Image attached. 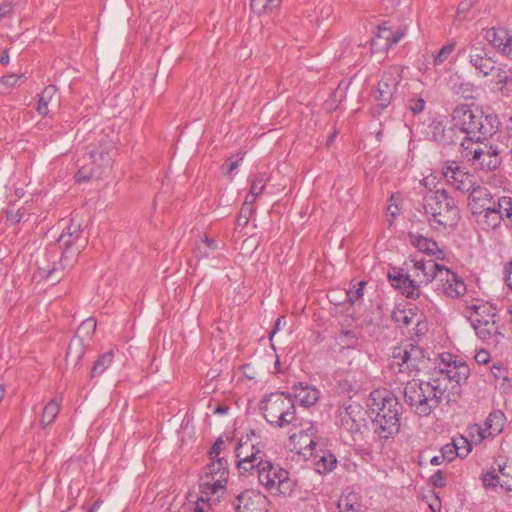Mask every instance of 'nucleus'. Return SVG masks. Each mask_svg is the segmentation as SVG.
Returning a JSON list of instances; mask_svg holds the SVG:
<instances>
[{
    "label": "nucleus",
    "mask_w": 512,
    "mask_h": 512,
    "mask_svg": "<svg viewBox=\"0 0 512 512\" xmlns=\"http://www.w3.org/2000/svg\"><path fill=\"white\" fill-rule=\"evenodd\" d=\"M442 372H445L449 380L461 384L469 376V367L465 363L454 361L452 364H448L447 368L442 370Z\"/></svg>",
    "instance_id": "nucleus-31"
},
{
    "label": "nucleus",
    "mask_w": 512,
    "mask_h": 512,
    "mask_svg": "<svg viewBox=\"0 0 512 512\" xmlns=\"http://www.w3.org/2000/svg\"><path fill=\"white\" fill-rule=\"evenodd\" d=\"M201 240H202V245H204V248L208 249L210 252L217 249V243L215 240L210 239L206 236L204 238H202Z\"/></svg>",
    "instance_id": "nucleus-61"
},
{
    "label": "nucleus",
    "mask_w": 512,
    "mask_h": 512,
    "mask_svg": "<svg viewBox=\"0 0 512 512\" xmlns=\"http://www.w3.org/2000/svg\"><path fill=\"white\" fill-rule=\"evenodd\" d=\"M235 455L241 473L253 471L259 463L258 460L265 458V453L251 441L249 435L239 440L235 447Z\"/></svg>",
    "instance_id": "nucleus-13"
},
{
    "label": "nucleus",
    "mask_w": 512,
    "mask_h": 512,
    "mask_svg": "<svg viewBox=\"0 0 512 512\" xmlns=\"http://www.w3.org/2000/svg\"><path fill=\"white\" fill-rule=\"evenodd\" d=\"M505 415L501 411L491 412L484 422V426L474 425L471 428V433H477L479 436V441L484 440L485 438L495 437L499 435L504 428L505 425Z\"/></svg>",
    "instance_id": "nucleus-19"
},
{
    "label": "nucleus",
    "mask_w": 512,
    "mask_h": 512,
    "mask_svg": "<svg viewBox=\"0 0 512 512\" xmlns=\"http://www.w3.org/2000/svg\"><path fill=\"white\" fill-rule=\"evenodd\" d=\"M282 0H251V10L257 15L270 14L278 10Z\"/></svg>",
    "instance_id": "nucleus-33"
},
{
    "label": "nucleus",
    "mask_w": 512,
    "mask_h": 512,
    "mask_svg": "<svg viewBox=\"0 0 512 512\" xmlns=\"http://www.w3.org/2000/svg\"><path fill=\"white\" fill-rule=\"evenodd\" d=\"M337 464L336 457L331 453H324L319 456V459L315 462V470L319 474H325L331 472Z\"/></svg>",
    "instance_id": "nucleus-39"
},
{
    "label": "nucleus",
    "mask_w": 512,
    "mask_h": 512,
    "mask_svg": "<svg viewBox=\"0 0 512 512\" xmlns=\"http://www.w3.org/2000/svg\"><path fill=\"white\" fill-rule=\"evenodd\" d=\"M401 70L399 67H390L378 82L375 99L381 109L386 108L393 98L397 86L401 82Z\"/></svg>",
    "instance_id": "nucleus-15"
},
{
    "label": "nucleus",
    "mask_w": 512,
    "mask_h": 512,
    "mask_svg": "<svg viewBox=\"0 0 512 512\" xmlns=\"http://www.w3.org/2000/svg\"><path fill=\"white\" fill-rule=\"evenodd\" d=\"M12 12L11 3H2L0 4V20L4 17L8 16Z\"/></svg>",
    "instance_id": "nucleus-62"
},
{
    "label": "nucleus",
    "mask_w": 512,
    "mask_h": 512,
    "mask_svg": "<svg viewBox=\"0 0 512 512\" xmlns=\"http://www.w3.org/2000/svg\"><path fill=\"white\" fill-rule=\"evenodd\" d=\"M445 392L438 380L424 382L412 380L404 387L405 403L419 416L429 415L435 409Z\"/></svg>",
    "instance_id": "nucleus-5"
},
{
    "label": "nucleus",
    "mask_w": 512,
    "mask_h": 512,
    "mask_svg": "<svg viewBox=\"0 0 512 512\" xmlns=\"http://www.w3.org/2000/svg\"><path fill=\"white\" fill-rule=\"evenodd\" d=\"M97 167L94 165V167L91 169V171H88L84 167L79 169L78 172L75 174V178L77 182H83L88 181L89 179L93 177L99 178L102 174H96Z\"/></svg>",
    "instance_id": "nucleus-48"
},
{
    "label": "nucleus",
    "mask_w": 512,
    "mask_h": 512,
    "mask_svg": "<svg viewBox=\"0 0 512 512\" xmlns=\"http://www.w3.org/2000/svg\"><path fill=\"white\" fill-rule=\"evenodd\" d=\"M87 243L88 238L83 234L80 224L71 220L58 238V245L62 249L60 262L58 264L54 263L51 268L40 267L37 271V277L49 280L52 284L58 283L62 278L63 262L80 254Z\"/></svg>",
    "instance_id": "nucleus-3"
},
{
    "label": "nucleus",
    "mask_w": 512,
    "mask_h": 512,
    "mask_svg": "<svg viewBox=\"0 0 512 512\" xmlns=\"http://www.w3.org/2000/svg\"><path fill=\"white\" fill-rule=\"evenodd\" d=\"M406 272L398 271L396 274L389 273L388 278L391 285L400 289L408 297L415 299L420 296V286L427 285L432 281H438V274L445 266L429 259H409L404 263Z\"/></svg>",
    "instance_id": "nucleus-1"
},
{
    "label": "nucleus",
    "mask_w": 512,
    "mask_h": 512,
    "mask_svg": "<svg viewBox=\"0 0 512 512\" xmlns=\"http://www.w3.org/2000/svg\"><path fill=\"white\" fill-rule=\"evenodd\" d=\"M294 391L295 397L299 400L301 405L305 407H309L315 404L318 400V390L304 386L302 383H299V385L295 386Z\"/></svg>",
    "instance_id": "nucleus-32"
},
{
    "label": "nucleus",
    "mask_w": 512,
    "mask_h": 512,
    "mask_svg": "<svg viewBox=\"0 0 512 512\" xmlns=\"http://www.w3.org/2000/svg\"><path fill=\"white\" fill-rule=\"evenodd\" d=\"M22 77V75H16V74H11V75H6V76H3L0 81L2 84H4L5 86H8V87H14L17 83V81Z\"/></svg>",
    "instance_id": "nucleus-57"
},
{
    "label": "nucleus",
    "mask_w": 512,
    "mask_h": 512,
    "mask_svg": "<svg viewBox=\"0 0 512 512\" xmlns=\"http://www.w3.org/2000/svg\"><path fill=\"white\" fill-rule=\"evenodd\" d=\"M229 479L228 462L217 458L207 464L200 475V492L206 495H223Z\"/></svg>",
    "instance_id": "nucleus-10"
},
{
    "label": "nucleus",
    "mask_w": 512,
    "mask_h": 512,
    "mask_svg": "<svg viewBox=\"0 0 512 512\" xmlns=\"http://www.w3.org/2000/svg\"><path fill=\"white\" fill-rule=\"evenodd\" d=\"M22 216H23V213L18 210L17 212L13 213V212H10L7 217L8 219H10L11 221L13 222H20L21 219H22Z\"/></svg>",
    "instance_id": "nucleus-64"
},
{
    "label": "nucleus",
    "mask_w": 512,
    "mask_h": 512,
    "mask_svg": "<svg viewBox=\"0 0 512 512\" xmlns=\"http://www.w3.org/2000/svg\"><path fill=\"white\" fill-rule=\"evenodd\" d=\"M320 438H312L306 435H298L297 432H293L289 436V441L293 445L294 449H297L299 453L305 454L306 451L313 452L316 449V445Z\"/></svg>",
    "instance_id": "nucleus-30"
},
{
    "label": "nucleus",
    "mask_w": 512,
    "mask_h": 512,
    "mask_svg": "<svg viewBox=\"0 0 512 512\" xmlns=\"http://www.w3.org/2000/svg\"><path fill=\"white\" fill-rule=\"evenodd\" d=\"M61 401L58 398H53L44 407L40 423L43 428L50 425L57 417L60 411Z\"/></svg>",
    "instance_id": "nucleus-34"
},
{
    "label": "nucleus",
    "mask_w": 512,
    "mask_h": 512,
    "mask_svg": "<svg viewBox=\"0 0 512 512\" xmlns=\"http://www.w3.org/2000/svg\"><path fill=\"white\" fill-rule=\"evenodd\" d=\"M362 407L359 404H350L341 414V425L349 432H359L362 427Z\"/></svg>",
    "instance_id": "nucleus-25"
},
{
    "label": "nucleus",
    "mask_w": 512,
    "mask_h": 512,
    "mask_svg": "<svg viewBox=\"0 0 512 512\" xmlns=\"http://www.w3.org/2000/svg\"><path fill=\"white\" fill-rule=\"evenodd\" d=\"M414 316L415 315L411 309H398L392 313V319L396 323L402 324L404 326L410 325L413 322Z\"/></svg>",
    "instance_id": "nucleus-44"
},
{
    "label": "nucleus",
    "mask_w": 512,
    "mask_h": 512,
    "mask_svg": "<svg viewBox=\"0 0 512 512\" xmlns=\"http://www.w3.org/2000/svg\"><path fill=\"white\" fill-rule=\"evenodd\" d=\"M220 495H206L201 493L200 498L195 502L193 507V512H208L206 506L210 508L212 504H216L219 502Z\"/></svg>",
    "instance_id": "nucleus-42"
},
{
    "label": "nucleus",
    "mask_w": 512,
    "mask_h": 512,
    "mask_svg": "<svg viewBox=\"0 0 512 512\" xmlns=\"http://www.w3.org/2000/svg\"><path fill=\"white\" fill-rule=\"evenodd\" d=\"M452 120L460 130L466 144L493 137L497 131L496 118L485 115L478 108L468 105L457 106L452 113Z\"/></svg>",
    "instance_id": "nucleus-2"
},
{
    "label": "nucleus",
    "mask_w": 512,
    "mask_h": 512,
    "mask_svg": "<svg viewBox=\"0 0 512 512\" xmlns=\"http://www.w3.org/2000/svg\"><path fill=\"white\" fill-rule=\"evenodd\" d=\"M57 94V88L54 85H48L43 89L39 96L37 111L40 115H48V105L52 102L53 98Z\"/></svg>",
    "instance_id": "nucleus-35"
},
{
    "label": "nucleus",
    "mask_w": 512,
    "mask_h": 512,
    "mask_svg": "<svg viewBox=\"0 0 512 512\" xmlns=\"http://www.w3.org/2000/svg\"><path fill=\"white\" fill-rule=\"evenodd\" d=\"M430 483L437 488H442L445 486V476L441 470L435 472L429 479Z\"/></svg>",
    "instance_id": "nucleus-55"
},
{
    "label": "nucleus",
    "mask_w": 512,
    "mask_h": 512,
    "mask_svg": "<svg viewBox=\"0 0 512 512\" xmlns=\"http://www.w3.org/2000/svg\"><path fill=\"white\" fill-rule=\"evenodd\" d=\"M503 272L505 283L512 290V259L504 265Z\"/></svg>",
    "instance_id": "nucleus-56"
},
{
    "label": "nucleus",
    "mask_w": 512,
    "mask_h": 512,
    "mask_svg": "<svg viewBox=\"0 0 512 512\" xmlns=\"http://www.w3.org/2000/svg\"><path fill=\"white\" fill-rule=\"evenodd\" d=\"M243 155L236 160H233V158H229L222 166L221 170L223 173L230 174L232 171H234L238 166L240 161H242Z\"/></svg>",
    "instance_id": "nucleus-54"
},
{
    "label": "nucleus",
    "mask_w": 512,
    "mask_h": 512,
    "mask_svg": "<svg viewBox=\"0 0 512 512\" xmlns=\"http://www.w3.org/2000/svg\"><path fill=\"white\" fill-rule=\"evenodd\" d=\"M493 203H497V201L493 200V197L487 188L481 186H473V188H471L469 191V206L473 214L479 213L480 204L492 205Z\"/></svg>",
    "instance_id": "nucleus-27"
},
{
    "label": "nucleus",
    "mask_w": 512,
    "mask_h": 512,
    "mask_svg": "<svg viewBox=\"0 0 512 512\" xmlns=\"http://www.w3.org/2000/svg\"><path fill=\"white\" fill-rule=\"evenodd\" d=\"M493 71V82L496 86H499L500 91L503 90L505 85L512 83V69L507 65L495 67Z\"/></svg>",
    "instance_id": "nucleus-37"
},
{
    "label": "nucleus",
    "mask_w": 512,
    "mask_h": 512,
    "mask_svg": "<svg viewBox=\"0 0 512 512\" xmlns=\"http://www.w3.org/2000/svg\"><path fill=\"white\" fill-rule=\"evenodd\" d=\"M209 253H210V251L208 249L204 248V245H202V242L200 244H198L195 249V254L199 258L207 257L209 255Z\"/></svg>",
    "instance_id": "nucleus-63"
},
{
    "label": "nucleus",
    "mask_w": 512,
    "mask_h": 512,
    "mask_svg": "<svg viewBox=\"0 0 512 512\" xmlns=\"http://www.w3.org/2000/svg\"><path fill=\"white\" fill-rule=\"evenodd\" d=\"M485 38L502 54L512 58V34L506 28H490L487 30Z\"/></svg>",
    "instance_id": "nucleus-23"
},
{
    "label": "nucleus",
    "mask_w": 512,
    "mask_h": 512,
    "mask_svg": "<svg viewBox=\"0 0 512 512\" xmlns=\"http://www.w3.org/2000/svg\"><path fill=\"white\" fill-rule=\"evenodd\" d=\"M455 47L456 43L454 41H450L443 45L436 54H432L433 66H439L446 62L455 51Z\"/></svg>",
    "instance_id": "nucleus-40"
},
{
    "label": "nucleus",
    "mask_w": 512,
    "mask_h": 512,
    "mask_svg": "<svg viewBox=\"0 0 512 512\" xmlns=\"http://www.w3.org/2000/svg\"><path fill=\"white\" fill-rule=\"evenodd\" d=\"M254 211V207L242 206L236 224L242 227L247 226L249 219Z\"/></svg>",
    "instance_id": "nucleus-49"
},
{
    "label": "nucleus",
    "mask_w": 512,
    "mask_h": 512,
    "mask_svg": "<svg viewBox=\"0 0 512 512\" xmlns=\"http://www.w3.org/2000/svg\"><path fill=\"white\" fill-rule=\"evenodd\" d=\"M225 442L221 438H218L216 442L213 444L209 451V457L211 461L216 460L217 458H220L219 455L222 451V448L224 446Z\"/></svg>",
    "instance_id": "nucleus-53"
},
{
    "label": "nucleus",
    "mask_w": 512,
    "mask_h": 512,
    "mask_svg": "<svg viewBox=\"0 0 512 512\" xmlns=\"http://www.w3.org/2000/svg\"><path fill=\"white\" fill-rule=\"evenodd\" d=\"M97 322L94 318H88L80 324L76 336H80L83 339H89L96 330Z\"/></svg>",
    "instance_id": "nucleus-43"
},
{
    "label": "nucleus",
    "mask_w": 512,
    "mask_h": 512,
    "mask_svg": "<svg viewBox=\"0 0 512 512\" xmlns=\"http://www.w3.org/2000/svg\"><path fill=\"white\" fill-rule=\"evenodd\" d=\"M474 359L478 364H487L490 360V354L482 349L475 354Z\"/></svg>",
    "instance_id": "nucleus-58"
},
{
    "label": "nucleus",
    "mask_w": 512,
    "mask_h": 512,
    "mask_svg": "<svg viewBox=\"0 0 512 512\" xmlns=\"http://www.w3.org/2000/svg\"><path fill=\"white\" fill-rule=\"evenodd\" d=\"M113 358L114 354L112 351L101 354L92 366L90 377L95 378L101 376L105 370L111 366Z\"/></svg>",
    "instance_id": "nucleus-36"
},
{
    "label": "nucleus",
    "mask_w": 512,
    "mask_h": 512,
    "mask_svg": "<svg viewBox=\"0 0 512 512\" xmlns=\"http://www.w3.org/2000/svg\"><path fill=\"white\" fill-rule=\"evenodd\" d=\"M254 470L257 472L259 483L272 495H290L294 483L285 469L266 459L258 460Z\"/></svg>",
    "instance_id": "nucleus-8"
},
{
    "label": "nucleus",
    "mask_w": 512,
    "mask_h": 512,
    "mask_svg": "<svg viewBox=\"0 0 512 512\" xmlns=\"http://www.w3.org/2000/svg\"><path fill=\"white\" fill-rule=\"evenodd\" d=\"M423 209L428 222L435 229L453 227L460 219L455 200L443 189L427 193L423 199Z\"/></svg>",
    "instance_id": "nucleus-4"
},
{
    "label": "nucleus",
    "mask_w": 512,
    "mask_h": 512,
    "mask_svg": "<svg viewBox=\"0 0 512 512\" xmlns=\"http://www.w3.org/2000/svg\"><path fill=\"white\" fill-rule=\"evenodd\" d=\"M428 359V353L423 347L407 341L393 348L390 367L395 373L410 374L419 371Z\"/></svg>",
    "instance_id": "nucleus-9"
},
{
    "label": "nucleus",
    "mask_w": 512,
    "mask_h": 512,
    "mask_svg": "<svg viewBox=\"0 0 512 512\" xmlns=\"http://www.w3.org/2000/svg\"><path fill=\"white\" fill-rule=\"evenodd\" d=\"M470 442L464 438L453 440L452 443L446 444L441 448V454L445 460L451 462L456 456L460 458L466 457L471 451Z\"/></svg>",
    "instance_id": "nucleus-26"
},
{
    "label": "nucleus",
    "mask_w": 512,
    "mask_h": 512,
    "mask_svg": "<svg viewBox=\"0 0 512 512\" xmlns=\"http://www.w3.org/2000/svg\"><path fill=\"white\" fill-rule=\"evenodd\" d=\"M267 177L265 174L258 175L252 182L251 188H250V197H257L259 196L266 185Z\"/></svg>",
    "instance_id": "nucleus-45"
},
{
    "label": "nucleus",
    "mask_w": 512,
    "mask_h": 512,
    "mask_svg": "<svg viewBox=\"0 0 512 512\" xmlns=\"http://www.w3.org/2000/svg\"><path fill=\"white\" fill-rule=\"evenodd\" d=\"M350 324L341 323L336 341L343 349H355L359 344L361 333L354 329H349Z\"/></svg>",
    "instance_id": "nucleus-29"
},
{
    "label": "nucleus",
    "mask_w": 512,
    "mask_h": 512,
    "mask_svg": "<svg viewBox=\"0 0 512 512\" xmlns=\"http://www.w3.org/2000/svg\"><path fill=\"white\" fill-rule=\"evenodd\" d=\"M479 208L480 211L477 214L481 216L480 222L486 229H496L505 219L504 214L499 209V199L497 203H493L492 205L480 204Z\"/></svg>",
    "instance_id": "nucleus-24"
},
{
    "label": "nucleus",
    "mask_w": 512,
    "mask_h": 512,
    "mask_svg": "<svg viewBox=\"0 0 512 512\" xmlns=\"http://www.w3.org/2000/svg\"><path fill=\"white\" fill-rule=\"evenodd\" d=\"M294 428H299L298 435H306L312 438H320L318 435V426L312 421H300L297 418L296 424L292 425Z\"/></svg>",
    "instance_id": "nucleus-41"
},
{
    "label": "nucleus",
    "mask_w": 512,
    "mask_h": 512,
    "mask_svg": "<svg viewBox=\"0 0 512 512\" xmlns=\"http://www.w3.org/2000/svg\"><path fill=\"white\" fill-rule=\"evenodd\" d=\"M363 296V292L361 289H355V290H349L346 292V297L348 298L349 302L354 303L358 299H360Z\"/></svg>",
    "instance_id": "nucleus-60"
},
{
    "label": "nucleus",
    "mask_w": 512,
    "mask_h": 512,
    "mask_svg": "<svg viewBox=\"0 0 512 512\" xmlns=\"http://www.w3.org/2000/svg\"><path fill=\"white\" fill-rule=\"evenodd\" d=\"M425 498L427 499L429 508L433 512H441V500L436 493L432 492L429 496H425Z\"/></svg>",
    "instance_id": "nucleus-52"
},
{
    "label": "nucleus",
    "mask_w": 512,
    "mask_h": 512,
    "mask_svg": "<svg viewBox=\"0 0 512 512\" xmlns=\"http://www.w3.org/2000/svg\"><path fill=\"white\" fill-rule=\"evenodd\" d=\"M404 30L398 29L392 31L385 25L378 26L376 36L371 40V50L375 52L387 51L393 45L397 44L404 36Z\"/></svg>",
    "instance_id": "nucleus-21"
},
{
    "label": "nucleus",
    "mask_w": 512,
    "mask_h": 512,
    "mask_svg": "<svg viewBox=\"0 0 512 512\" xmlns=\"http://www.w3.org/2000/svg\"><path fill=\"white\" fill-rule=\"evenodd\" d=\"M436 282L438 283L437 290H442L448 297L457 298L466 292V285L463 280L446 267L439 271L438 281Z\"/></svg>",
    "instance_id": "nucleus-17"
},
{
    "label": "nucleus",
    "mask_w": 512,
    "mask_h": 512,
    "mask_svg": "<svg viewBox=\"0 0 512 512\" xmlns=\"http://www.w3.org/2000/svg\"><path fill=\"white\" fill-rule=\"evenodd\" d=\"M483 485L486 488H495L499 483L498 475L495 471H487L482 476Z\"/></svg>",
    "instance_id": "nucleus-50"
},
{
    "label": "nucleus",
    "mask_w": 512,
    "mask_h": 512,
    "mask_svg": "<svg viewBox=\"0 0 512 512\" xmlns=\"http://www.w3.org/2000/svg\"><path fill=\"white\" fill-rule=\"evenodd\" d=\"M473 0H463L459 3L457 13L458 15L465 14L472 8Z\"/></svg>",
    "instance_id": "nucleus-59"
},
{
    "label": "nucleus",
    "mask_w": 512,
    "mask_h": 512,
    "mask_svg": "<svg viewBox=\"0 0 512 512\" xmlns=\"http://www.w3.org/2000/svg\"><path fill=\"white\" fill-rule=\"evenodd\" d=\"M432 138L443 146L457 145L466 142L458 127L453 122L452 126H445L441 122L435 123L432 127Z\"/></svg>",
    "instance_id": "nucleus-22"
},
{
    "label": "nucleus",
    "mask_w": 512,
    "mask_h": 512,
    "mask_svg": "<svg viewBox=\"0 0 512 512\" xmlns=\"http://www.w3.org/2000/svg\"><path fill=\"white\" fill-rule=\"evenodd\" d=\"M473 84L469 82L453 83L452 90L456 94L462 95L464 98H470L473 92Z\"/></svg>",
    "instance_id": "nucleus-46"
},
{
    "label": "nucleus",
    "mask_w": 512,
    "mask_h": 512,
    "mask_svg": "<svg viewBox=\"0 0 512 512\" xmlns=\"http://www.w3.org/2000/svg\"><path fill=\"white\" fill-rule=\"evenodd\" d=\"M469 62L483 76H488L495 69V61L488 55L483 43L472 44L469 49Z\"/></svg>",
    "instance_id": "nucleus-18"
},
{
    "label": "nucleus",
    "mask_w": 512,
    "mask_h": 512,
    "mask_svg": "<svg viewBox=\"0 0 512 512\" xmlns=\"http://www.w3.org/2000/svg\"><path fill=\"white\" fill-rule=\"evenodd\" d=\"M461 147H463L464 156L482 170L493 171L501 164L504 148L495 144L492 137L469 144L461 142Z\"/></svg>",
    "instance_id": "nucleus-7"
},
{
    "label": "nucleus",
    "mask_w": 512,
    "mask_h": 512,
    "mask_svg": "<svg viewBox=\"0 0 512 512\" xmlns=\"http://www.w3.org/2000/svg\"><path fill=\"white\" fill-rule=\"evenodd\" d=\"M368 407L375 417H385L393 414L400 415L401 405L395 395L388 390H374L370 393Z\"/></svg>",
    "instance_id": "nucleus-14"
},
{
    "label": "nucleus",
    "mask_w": 512,
    "mask_h": 512,
    "mask_svg": "<svg viewBox=\"0 0 512 512\" xmlns=\"http://www.w3.org/2000/svg\"><path fill=\"white\" fill-rule=\"evenodd\" d=\"M371 428L375 435L382 440L394 438L400 431V415L393 414L385 417H374Z\"/></svg>",
    "instance_id": "nucleus-20"
},
{
    "label": "nucleus",
    "mask_w": 512,
    "mask_h": 512,
    "mask_svg": "<svg viewBox=\"0 0 512 512\" xmlns=\"http://www.w3.org/2000/svg\"><path fill=\"white\" fill-rule=\"evenodd\" d=\"M499 209L504 214L505 219H508L512 223V198L500 197Z\"/></svg>",
    "instance_id": "nucleus-47"
},
{
    "label": "nucleus",
    "mask_w": 512,
    "mask_h": 512,
    "mask_svg": "<svg viewBox=\"0 0 512 512\" xmlns=\"http://www.w3.org/2000/svg\"><path fill=\"white\" fill-rule=\"evenodd\" d=\"M471 309L473 312L469 320L476 335L483 341L496 340L501 335L496 320V309L487 302L474 304Z\"/></svg>",
    "instance_id": "nucleus-11"
},
{
    "label": "nucleus",
    "mask_w": 512,
    "mask_h": 512,
    "mask_svg": "<svg viewBox=\"0 0 512 512\" xmlns=\"http://www.w3.org/2000/svg\"><path fill=\"white\" fill-rule=\"evenodd\" d=\"M410 243L417 248L420 252L427 255H437L438 259L443 257L444 252L438 248L437 243L430 239L423 237L419 234H409Z\"/></svg>",
    "instance_id": "nucleus-28"
},
{
    "label": "nucleus",
    "mask_w": 512,
    "mask_h": 512,
    "mask_svg": "<svg viewBox=\"0 0 512 512\" xmlns=\"http://www.w3.org/2000/svg\"><path fill=\"white\" fill-rule=\"evenodd\" d=\"M260 410L265 420L272 426L285 428L297 421L293 398L282 392L266 395L260 402Z\"/></svg>",
    "instance_id": "nucleus-6"
},
{
    "label": "nucleus",
    "mask_w": 512,
    "mask_h": 512,
    "mask_svg": "<svg viewBox=\"0 0 512 512\" xmlns=\"http://www.w3.org/2000/svg\"><path fill=\"white\" fill-rule=\"evenodd\" d=\"M85 351V345H84V339L80 336H75L72 338V340L69 343V346L67 348L66 352V358L73 359L76 362L81 359Z\"/></svg>",
    "instance_id": "nucleus-38"
},
{
    "label": "nucleus",
    "mask_w": 512,
    "mask_h": 512,
    "mask_svg": "<svg viewBox=\"0 0 512 512\" xmlns=\"http://www.w3.org/2000/svg\"><path fill=\"white\" fill-rule=\"evenodd\" d=\"M115 153L116 138L113 131L102 133L89 153L92 164L97 167L96 174H104L112 168Z\"/></svg>",
    "instance_id": "nucleus-12"
},
{
    "label": "nucleus",
    "mask_w": 512,
    "mask_h": 512,
    "mask_svg": "<svg viewBox=\"0 0 512 512\" xmlns=\"http://www.w3.org/2000/svg\"><path fill=\"white\" fill-rule=\"evenodd\" d=\"M442 174L449 184L461 192H469L474 186L473 175L465 171L458 161L447 160L442 164Z\"/></svg>",
    "instance_id": "nucleus-16"
},
{
    "label": "nucleus",
    "mask_w": 512,
    "mask_h": 512,
    "mask_svg": "<svg viewBox=\"0 0 512 512\" xmlns=\"http://www.w3.org/2000/svg\"><path fill=\"white\" fill-rule=\"evenodd\" d=\"M425 108V100L421 97L412 98L408 100V109L414 114L417 115L421 113Z\"/></svg>",
    "instance_id": "nucleus-51"
}]
</instances>
